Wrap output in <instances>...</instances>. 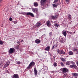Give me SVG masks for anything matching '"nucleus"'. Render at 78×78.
Here are the masks:
<instances>
[{"instance_id": "f257e3e1", "label": "nucleus", "mask_w": 78, "mask_h": 78, "mask_svg": "<svg viewBox=\"0 0 78 78\" xmlns=\"http://www.w3.org/2000/svg\"><path fill=\"white\" fill-rule=\"evenodd\" d=\"M34 65H35V62H34L33 61L31 62L28 66L27 67V69H29V70L31 69L32 67L34 66Z\"/></svg>"}, {"instance_id": "f03ea898", "label": "nucleus", "mask_w": 78, "mask_h": 78, "mask_svg": "<svg viewBox=\"0 0 78 78\" xmlns=\"http://www.w3.org/2000/svg\"><path fill=\"white\" fill-rule=\"evenodd\" d=\"M15 51H16V49H15L13 48H10V50L9 51V52L10 54H12Z\"/></svg>"}, {"instance_id": "7ed1b4c3", "label": "nucleus", "mask_w": 78, "mask_h": 78, "mask_svg": "<svg viewBox=\"0 0 78 78\" xmlns=\"http://www.w3.org/2000/svg\"><path fill=\"white\" fill-rule=\"evenodd\" d=\"M47 0H41L40 2L41 5L44 6L47 2Z\"/></svg>"}, {"instance_id": "20e7f679", "label": "nucleus", "mask_w": 78, "mask_h": 78, "mask_svg": "<svg viewBox=\"0 0 78 78\" xmlns=\"http://www.w3.org/2000/svg\"><path fill=\"white\" fill-rule=\"evenodd\" d=\"M26 15L28 16H30L31 17H34V15L32 13L30 12H27L25 14Z\"/></svg>"}, {"instance_id": "39448f33", "label": "nucleus", "mask_w": 78, "mask_h": 78, "mask_svg": "<svg viewBox=\"0 0 78 78\" xmlns=\"http://www.w3.org/2000/svg\"><path fill=\"white\" fill-rule=\"evenodd\" d=\"M12 78H19V75L17 74H14L12 76Z\"/></svg>"}, {"instance_id": "423d86ee", "label": "nucleus", "mask_w": 78, "mask_h": 78, "mask_svg": "<svg viewBox=\"0 0 78 78\" xmlns=\"http://www.w3.org/2000/svg\"><path fill=\"white\" fill-rule=\"evenodd\" d=\"M70 67L72 69H76L77 67V66L75 65H72L70 66Z\"/></svg>"}, {"instance_id": "0eeeda50", "label": "nucleus", "mask_w": 78, "mask_h": 78, "mask_svg": "<svg viewBox=\"0 0 78 78\" xmlns=\"http://www.w3.org/2000/svg\"><path fill=\"white\" fill-rule=\"evenodd\" d=\"M62 71L63 72H64V73H67V72H68V69H67L66 68H63Z\"/></svg>"}, {"instance_id": "6e6552de", "label": "nucleus", "mask_w": 78, "mask_h": 78, "mask_svg": "<svg viewBox=\"0 0 78 78\" xmlns=\"http://www.w3.org/2000/svg\"><path fill=\"white\" fill-rule=\"evenodd\" d=\"M46 24L47 26L48 27H51V23H50V22L49 21H47L46 22Z\"/></svg>"}, {"instance_id": "1a4fd4ad", "label": "nucleus", "mask_w": 78, "mask_h": 78, "mask_svg": "<svg viewBox=\"0 0 78 78\" xmlns=\"http://www.w3.org/2000/svg\"><path fill=\"white\" fill-rule=\"evenodd\" d=\"M62 34H63L64 36H65V37H66V36H67V32H66V31L65 30H63V31L62 32Z\"/></svg>"}, {"instance_id": "9d476101", "label": "nucleus", "mask_w": 78, "mask_h": 78, "mask_svg": "<svg viewBox=\"0 0 78 78\" xmlns=\"http://www.w3.org/2000/svg\"><path fill=\"white\" fill-rule=\"evenodd\" d=\"M35 42L36 44H40V43H41V40L39 39H36L35 41Z\"/></svg>"}, {"instance_id": "9b49d317", "label": "nucleus", "mask_w": 78, "mask_h": 78, "mask_svg": "<svg viewBox=\"0 0 78 78\" xmlns=\"http://www.w3.org/2000/svg\"><path fill=\"white\" fill-rule=\"evenodd\" d=\"M34 75H35L36 76V75H37V69H36V68H34Z\"/></svg>"}, {"instance_id": "f8f14e48", "label": "nucleus", "mask_w": 78, "mask_h": 78, "mask_svg": "<svg viewBox=\"0 0 78 78\" xmlns=\"http://www.w3.org/2000/svg\"><path fill=\"white\" fill-rule=\"evenodd\" d=\"M9 62H7L4 65V68H6L7 67L9 66Z\"/></svg>"}, {"instance_id": "ddd939ff", "label": "nucleus", "mask_w": 78, "mask_h": 78, "mask_svg": "<svg viewBox=\"0 0 78 78\" xmlns=\"http://www.w3.org/2000/svg\"><path fill=\"white\" fill-rule=\"evenodd\" d=\"M59 40L60 41L61 43H63L64 42V40L61 37H59Z\"/></svg>"}, {"instance_id": "4468645a", "label": "nucleus", "mask_w": 78, "mask_h": 78, "mask_svg": "<svg viewBox=\"0 0 78 78\" xmlns=\"http://www.w3.org/2000/svg\"><path fill=\"white\" fill-rule=\"evenodd\" d=\"M50 47L49 46H48L47 47L45 48V50L46 51H50Z\"/></svg>"}, {"instance_id": "2eb2a0df", "label": "nucleus", "mask_w": 78, "mask_h": 78, "mask_svg": "<svg viewBox=\"0 0 78 78\" xmlns=\"http://www.w3.org/2000/svg\"><path fill=\"white\" fill-rule=\"evenodd\" d=\"M68 19L69 20H71L72 19V16L70 14H69L68 15Z\"/></svg>"}, {"instance_id": "dca6fc26", "label": "nucleus", "mask_w": 78, "mask_h": 78, "mask_svg": "<svg viewBox=\"0 0 78 78\" xmlns=\"http://www.w3.org/2000/svg\"><path fill=\"white\" fill-rule=\"evenodd\" d=\"M32 11L34 12H37V8H33L32 9Z\"/></svg>"}, {"instance_id": "f3484780", "label": "nucleus", "mask_w": 78, "mask_h": 78, "mask_svg": "<svg viewBox=\"0 0 78 78\" xmlns=\"http://www.w3.org/2000/svg\"><path fill=\"white\" fill-rule=\"evenodd\" d=\"M71 63V61H69L67 62H66V65H67L69 66V65H70V64Z\"/></svg>"}, {"instance_id": "a211bd4d", "label": "nucleus", "mask_w": 78, "mask_h": 78, "mask_svg": "<svg viewBox=\"0 0 78 78\" xmlns=\"http://www.w3.org/2000/svg\"><path fill=\"white\" fill-rule=\"evenodd\" d=\"M72 75H73V76H77L78 75V74L76 73H72Z\"/></svg>"}, {"instance_id": "6ab92c4d", "label": "nucleus", "mask_w": 78, "mask_h": 78, "mask_svg": "<svg viewBox=\"0 0 78 78\" xmlns=\"http://www.w3.org/2000/svg\"><path fill=\"white\" fill-rule=\"evenodd\" d=\"M34 6L36 7V6H38V4H37V2H35L34 3Z\"/></svg>"}, {"instance_id": "aec40b11", "label": "nucleus", "mask_w": 78, "mask_h": 78, "mask_svg": "<svg viewBox=\"0 0 78 78\" xmlns=\"http://www.w3.org/2000/svg\"><path fill=\"white\" fill-rule=\"evenodd\" d=\"M43 69L44 70H48V67L46 66H44L43 67Z\"/></svg>"}, {"instance_id": "412c9836", "label": "nucleus", "mask_w": 78, "mask_h": 78, "mask_svg": "<svg viewBox=\"0 0 78 78\" xmlns=\"http://www.w3.org/2000/svg\"><path fill=\"white\" fill-rule=\"evenodd\" d=\"M61 60L64 62H66V58H62Z\"/></svg>"}, {"instance_id": "4be33fe9", "label": "nucleus", "mask_w": 78, "mask_h": 78, "mask_svg": "<svg viewBox=\"0 0 78 78\" xmlns=\"http://www.w3.org/2000/svg\"><path fill=\"white\" fill-rule=\"evenodd\" d=\"M61 54H62V55H64L65 54V52L63 51V50H61Z\"/></svg>"}, {"instance_id": "5701e85b", "label": "nucleus", "mask_w": 78, "mask_h": 78, "mask_svg": "<svg viewBox=\"0 0 78 78\" xmlns=\"http://www.w3.org/2000/svg\"><path fill=\"white\" fill-rule=\"evenodd\" d=\"M36 25L37 26V27H40V25H41V23H37L36 24Z\"/></svg>"}, {"instance_id": "b1692460", "label": "nucleus", "mask_w": 78, "mask_h": 78, "mask_svg": "<svg viewBox=\"0 0 78 78\" xmlns=\"http://www.w3.org/2000/svg\"><path fill=\"white\" fill-rule=\"evenodd\" d=\"M69 55H73V52L72 51H69Z\"/></svg>"}, {"instance_id": "393cba45", "label": "nucleus", "mask_w": 78, "mask_h": 78, "mask_svg": "<svg viewBox=\"0 0 78 78\" xmlns=\"http://www.w3.org/2000/svg\"><path fill=\"white\" fill-rule=\"evenodd\" d=\"M69 0H66V5H67V4H69Z\"/></svg>"}, {"instance_id": "a878e982", "label": "nucleus", "mask_w": 78, "mask_h": 78, "mask_svg": "<svg viewBox=\"0 0 78 78\" xmlns=\"http://www.w3.org/2000/svg\"><path fill=\"white\" fill-rule=\"evenodd\" d=\"M58 2V0H55L53 2V3L55 4H56V3Z\"/></svg>"}, {"instance_id": "bb28decb", "label": "nucleus", "mask_w": 78, "mask_h": 78, "mask_svg": "<svg viewBox=\"0 0 78 78\" xmlns=\"http://www.w3.org/2000/svg\"><path fill=\"white\" fill-rule=\"evenodd\" d=\"M54 26L56 27H59V25L57 24V23H55L54 24Z\"/></svg>"}, {"instance_id": "cd10ccee", "label": "nucleus", "mask_w": 78, "mask_h": 78, "mask_svg": "<svg viewBox=\"0 0 78 78\" xmlns=\"http://www.w3.org/2000/svg\"><path fill=\"white\" fill-rule=\"evenodd\" d=\"M51 17L53 20L55 19V16H51Z\"/></svg>"}, {"instance_id": "c85d7f7f", "label": "nucleus", "mask_w": 78, "mask_h": 78, "mask_svg": "<svg viewBox=\"0 0 78 78\" xmlns=\"http://www.w3.org/2000/svg\"><path fill=\"white\" fill-rule=\"evenodd\" d=\"M78 50V49L76 48H74L73 49V51H77Z\"/></svg>"}, {"instance_id": "c756f323", "label": "nucleus", "mask_w": 78, "mask_h": 78, "mask_svg": "<svg viewBox=\"0 0 78 78\" xmlns=\"http://www.w3.org/2000/svg\"><path fill=\"white\" fill-rule=\"evenodd\" d=\"M54 66H55V67H56V66H57V65H58V64H57V63L56 62H55L54 63Z\"/></svg>"}, {"instance_id": "7c9ffc66", "label": "nucleus", "mask_w": 78, "mask_h": 78, "mask_svg": "<svg viewBox=\"0 0 78 78\" xmlns=\"http://www.w3.org/2000/svg\"><path fill=\"white\" fill-rule=\"evenodd\" d=\"M57 52H58V53H59V54H61V51H60V50H59V49H58L57 50Z\"/></svg>"}, {"instance_id": "2f4dec72", "label": "nucleus", "mask_w": 78, "mask_h": 78, "mask_svg": "<svg viewBox=\"0 0 78 78\" xmlns=\"http://www.w3.org/2000/svg\"><path fill=\"white\" fill-rule=\"evenodd\" d=\"M52 5L53 7H54V8L57 7V5H56V4H52Z\"/></svg>"}, {"instance_id": "473e14b6", "label": "nucleus", "mask_w": 78, "mask_h": 78, "mask_svg": "<svg viewBox=\"0 0 78 78\" xmlns=\"http://www.w3.org/2000/svg\"><path fill=\"white\" fill-rule=\"evenodd\" d=\"M60 64L61 66H64V63L62 62L60 63Z\"/></svg>"}, {"instance_id": "72a5a7b5", "label": "nucleus", "mask_w": 78, "mask_h": 78, "mask_svg": "<svg viewBox=\"0 0 78 78\" xmlns=\"http://www.w3.org/2000/svg\"><path fill=\"white\" fill-rule=\"evenodd\" d=\"M16 48L17 50H19V45L16 46Z\"/></svg>"}, {"instance_id": "f704fd0d", "label": "nucleus", "mask_w": 78, "mask_h": 78, "mask_svg": "<svg viewBox=\"0 0 78 78\" xmlns=\"http://www.w3.org/2000/svg\"><path fill=\"white\" fill-rule=\"evenodd\" d=\"M3 44V41H0V45H2Z\"/></svg>"}, {"instance_id": "c9c22d12", "label": "nucleus", "mask_w": 78, "mask_h": 78, "mask_svg": "<svg viewBox=\"0 0 78 78\" xmlns=\"http://www.w3.org/2000/svg\"><path fill=\"white\" fill-rule=\"evenodd\" d=\"M17 64H21L20 62V61H17L16 62Z\"/></svg>"}, {"instance_id": "e433bc0d", "label": "nucleus", "mask_w": 78, "mask_h": 78, "mask_svg": "<svg viewBox=\"0 0 78 78\" xmlns=\"http://www.w3.org/2000/svg\"><path fill=\"white\" fill-rule=\"evenodd\" d=\"M42 73H43V74H45L46 73V72H45V71L43 70L42 71Z\"/></svg>"}, {"instance_id": "4c0bfd02", "label": "nucleus", "mask_w": 78, "mask_h": 78, "mask_svg": "<svg viewBox=\"0 0 78 78\" xmlns=\"http://www.w3.org/2000/svg\"><path fill=\"white\" fill-rule=\"evenodd\" d=\"M9 20H10V21H12V18L11 17L9 19Z\"/></svg>"}, {"instance_id": "58836bf2", "label": "nucleus", "mask_w": 78, "mask_h": 78, "mask_svg": "<svg viewBox=\"0 0 78 78\" xmlns=\"http://www.w3.org/2000/svg\"><path fill=\"white\" fill-rule=\"evenodd\" d=\"M54 46L55 47H58V45L56 44H55Z\"/></svg>"}, {"instance_id": "ea45409f", "label": "nucleus", "mask_w": 78, "mask_h": 78, "mask_svg": "<svg viewBox=\"0 0 78 78\" xmlns=\"http://www.w3.org/2000/svg\"><path fill=\"white\" fill-rule=\"evenodd\" d=\"M69 33H70L71 34H73V32L72 33V32H69Z\"/></svg>"}, {"instance_id": "a19ab883", "label": "nucleus", "mask_w": 78, "mask_h": 78, "mask_svg": "<svg viewBox=\"0 0 78 78\" xmlns=\"http://www.w3.org/2000/svg\"><path fill=\"white\" fill-rule=\"evenodd\" d=\"M17 22V21H15L14 22V23L15 24H16V23Z\"/></svg>"}, {"instance_id": "79ce46f5", "label": "nucleus", "mask_w": 78, "mask_h": 78, "mask_svg": "<svg viewBox=\"0 0 78 78\" xmlns=\"http://www.w3.org/2000/svg\"><path fill=\"white\" fill-rule=\"evenodd\" d=\"M49 34H50V35H51L52 34V32H51L49 33Z\"/></svg>"}, {"instance_id": "37998d69", "label": "nucleus", "mask_w": 78, "mask_h": 78, "mask_svg": "<svg viewBox=\"0 0 78 78\" xmlns=\"http://www.w3.org/2000/svg\"><path fill=\"white\" fill-rule=\"evenodd\" d=\"M55 18H57V17H58V15H55Z\"/></svg>"}, {"instance_id": "c03bdc74", "label": "nucleus", "mask_w": 78, "mask_h": 78, "mask_svg": "<svg viewBox=\"0 0 78 78\" xmlns=\"http://www.w3.org/2000/svg\"><path fill=\"white\" fill-rule=\"evenodd\" d=\"M17 44H19V45H20V42L19 41H18L17 42Z\"/></svg>"}, {"instance_id": "a18cd8bd", "label": "nucleus", "mask_w": 78, "mask_h": 78, "mask_svg": "<svg viewBox=\"0 0 78 78\" xmlns=\"http://www.w3.org/2000/svg\"><path fill=\"white\" fill-rule=\"evenodd\" d=\"M57 6H58V5H59V4L58 3H57L56 4Z\"/></svg>"}, {"instance_id": "49530a36", "label": "nucleus", "mask_w": 78, "mask_h": 78, "mask_svg": "<svg viewBox=\"0 0 78 78\" xmlns=\"http://www.w3.org/2000/svg\"><path fill=\"white\" fill-rule=\"evenodd\" d=\"M3 64L2 63H1V64H0V66H3Z\"/></svg>"}, {"instance_id": "de8ad7c7", "label": "nucleus", "mask_w": 78, "mask_h": 78, "mask_svg": "<svg viewBox=\"0 0 78 78\" xmlns=\"http://www.w3.org/2000/svg\"><path fill=\"white\" fill-rule=\"evenodd\" d=\"M55 46H54V45L52 47V49H53L54 48V47Z\"/></svg>"}, {"instance_id": "09e8293b", "label": "nucleus", "mask_w": 78, "mask_h": 78, "mask_svg": "<svg viewBox=\"0 0 78 78\" xmlns=\"http://www.w3.org/2000/svg\"><path fill=\"white\" fill-rule=\"evenodd\" d=\"M21 42H23V40H21Z\"/></svg>"}, {"instance_id": "8fccbe9b", "label": "nucleus", "mask_w": 78, "mask_h": 78, "mask_svg": "<svg viewBox=\"0 0 78 78\" xmlns=\"http://www.w3.org/2000/svg\"><path fill=\"white\" fill-rule=\"evenodd\" d=\"M2 1V0H0V2H1Z\"/></svg>"}, {"instance_id": "3c124183", "label": "nucleus", "mask_w": 78, "mask_h": 78, "mask_svg": "<svg viewBox=\"0 0 78 78\" xmlns=\"http://www.w3.org/2000/svg\"><path fill=\"white\" fill-rule=\"evenodd\" d=\"M77 51V53L78 54V50Z\"/></svg>"}, {"instance_id": "603ef678", "label": "nucleus", "mask_w": 78, "mask_h": 78, "mask_svg": "<svg viewBox=\"0 0 78 78\" xmlns=\"http://www.w3.org/2000/svg\"><path fill=\"white\" fill-rule=\"evenodd\" d=\"M64 76H66V75L65 74H64Z\"/></svg>"}, {"instance_id": "864d4df0", "label": "nucleus", "mask_w": 78, "mask_h": 78, "mask_svg": "<svg viewBox=\"0 0 78 78\" xmlns=\"http://www.w3.org/2000/svg\"><path fill=\"white\" fill-rule=\"evenodd\" d=\"M37 0V1H39V0Z\"/></svg>"}, {"instance_id": "5fc2aeb1", "label": "nucleus", "mask_w": 78, "mask_h": 78, "mask_svg": "<svg viewBox=\"0 0 78 78\" xmlns=\"http://www.w3.org/2000/svg\"><path fill=\"white\" fill-rule=\"evenodd\" d=\"M77 44H78V42H77Z\"/></svg>"}]
</instances>
